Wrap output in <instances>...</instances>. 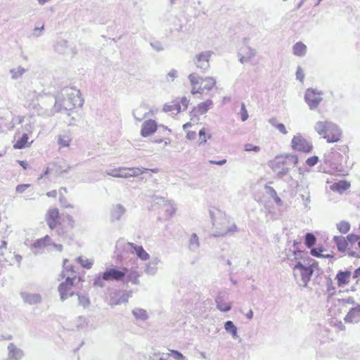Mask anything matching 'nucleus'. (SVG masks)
Masks as SVG:
<instances>
[{"mask_svg": "<svg viewBox=\"0 0 360 360\" xmlns=\"http://www.w3.org/2000/svg\"><path fill=\"white\" fill-rule=\"evenodd\" d=\"M20 296L24 302L29 304H36L41 302V296L39 293H29L22 292Z\"/></svg>", "mask_w": 360, "mask_h": 360, "instance_id": "15", "label": "nucleus"}, {"mask_svg": "<svg viewBox=\"0 0 360 360\" xmlns=\"http://www.w3.org/2000/svg\"><path fill=\"white\" fill-rule=\"evenodd\" d=\"M291 147L293 150L309 153L313 149L312 143L304 139L302 135L294 136L291 141Z\"/></svg>", "mask_w": 360, "mask_h": 360, "instance_id": "5", "label": "nucleus"}, {"mask_svg": "<svg viewBox=\"0 0 360 360\" xmlns=\"http://www.w3.org/2000/svg\"><path fill=\"white\" fill-rule=\"evenodd\" d=\"M316 238L312 233H307L304 235V245L308 248H311L316 244Z\"/></svg>", "mask_w": 360, "mask_h": 360, "instance_id": "33", "label": "nucleus"}, {"mask_svg": "<svg viewBox=\"0 0 360 360\" xmlns=\"http://www.w3.org/2000/svg\"><path fill=\"white\" fill-rule=\"evenodd\" d=\"M225 294L219 293L215 299L217 308L223 312H227L231 309V304L225 302Z\"/></svg>", "mask_w": 360, "mask_h": 360, "instance_id": "16", "label": "nucleus"}, {"mask_svg": "<svg viewBox=\"0 0 360 360\" xmlns=\"http://www.w3.org/2000/svg\"><path fill=\"white\" fill-rule=\"evenodd\" d=\"M241 51L244 53V55L246 56L247 58H248L250 61L253 57L255 56L257 53L255 49H252L249 46L242 48Z\"/></svg>", "mask_w": 360, "mask_h": 360, "instance_id": "41", "label": "nucleus"}, {"mask_svg": "<svg viewBox=\"0 0 360 360\" xmlns=\"http://www.w3.org/2000/svg\"><path fill=\"white\" fill-rule=\"evenodd\" d=\"M133 316L137 320L146 321L148 319L147 311L141 308H135L131 311Z\"/></svg>", "mask_w": 360, "mask_h": 360, "instance_id": "29", "label": "nucleus"}, {"mask_svg": "<svg viewBox=\"0 0 360 360\" xmlns=\"http://www.w3.org/2000/svg\"><path fill=\"white\" fill-rule=\"evenodd\" d=\"M188 79L192 86H195V85H198L199 84H201L202 77L199 76L196 73H191L188 75Z\"/></svg>", "mask_w": 360, "mask_h": 360, "instance_id": "39", "label": "nucleus"}, {"mask_svg": "<svg viewBox=\"0 0 360 360\" xmlns=\"http://www.w3.org/2000/svg\"><path fill=\"white\" fill-rule=\"evenodd\" d=\"M160 262L158 257H153L150 262L146 265L145 272L148 275L153 276L158 271V265Z\"/></svg>", "mask_w": 360, "mask_h": 360, "instance_id": "19", "label": "nucleus"}, {"mask_svg": "<svg viewBox=\"0 0 360 360\" xmlns=\"http://www.w3.org/2000/svg\"><path fill=\"white\" fill-rule=\"evenodd\" d=\"M337 229L341 233H347L350 230V224L347 221H341L337 224Z\"/></svg>", "mask_w": 360, "mask_h": 360, "instance_id": "38", "label": "nucleus"}, {"mask_svg": "<svg viewBox=\"0 0 360 360\" xmlns=\"http://www.w3.org/2000/svg\"><path fill=\"white\" fill-rule=\"evenodd\" d=\"M28 141V134L23 133L22 136L17 140L13 147L15 149H22L28 146L27 145Z\"/></svg>", "mask_w": 360, "mask_h": 360, "instance_id": "28", "label": "nucleus"}, {"mask_svg": "<svg viewBox=\"0 0 360 360\" xmlns=\"http://www.w3.org/2000/svg\"><path fill=\"white\" fill-rule=\"evenodd\" d=\"M346 323H357L360 322V304L349 309L344 318Z\"/></svg>", "mask_w": 360, "mask_h": 360, "instance_id": "13", "label": "nucleus"}, {"mask_svg": "<svg viewBox=\"0 0 360 360\" xmlns=\"http://www.w3.org/2000/svg\"><path fill=\"white\" fill-rule=\"evenodd\" d=\"M147 170L148 169L146 168L128 167L129 175H126L125 179L138 176L140 174L146 172Z\"/></svg>", "mask_w": 360, "mask_h": 360, "instance_id": "31", "label": "nucleus"}, {"mask_svg": "<svg viewBox=\"0 0 360 360\" xmlns=\"http://www.w3.org/2000/svg\"><path fill=\"white\" fill-rule=\"evenodd\" d=\"M72 288L69 285H66V284H62L60 283L58 286V292L60 293V300L62 302L65 301L66 299H68V297L73 296L75 293V292H70L69 295H68V292Z\"/></svg>", "mask_w": 360, "mask_h": 360, "instance_id": "24", "label": "nucleus"}, {"mask_svg": "<svg viewBox=\"0 0 360 360\" xmlns=\"http://www.w3.org/2000/svg\"><path fill=\"white\" fill-rule=\"evenodd\" d=\"M79 262L80 264L85 269H89L91 268L93 265V262L87 259H82L81 257H78Z\"/></svg>", "mask_w": 360, "mask_h": 360, "instance_id": "46", "label": "nucleus"}, {"mask_svg": "<svg viewBox=\"0 0 360 360\" xmlns=\"http://www.w3.org/2000/svg\"><path fill=\"white\" fill-rule=\"evenodd\" d=\"M347 255L351 257L360 258V252L349 250L347 252Z\"/></svg>", "mask_w": 360, "mask_h": 360, "instance_id": "64", "label": "nucleus"}, {"mask_svg": "<svg viewBox=\"0 0 360 360\" xmlns=\"http://www.w3.org/2000/svg\"><path fill=\"white\" fill-rule=\"evenodd\" d=\"M50 98L52 100V102L53 101L54 102L53 109H52L51 111V115H54L56 112H61L63 110H68L67 106H64L63 108L61 107V105L60 104V100L58 98Z\"/></svg>", "mask_w": 360, "mask_h": 360, "instance_id": "37", "label": "nucleus"}, {"mask_svg": "<svg viewBox=\"0 0 360 360\" xmlns=\"http://www.w3.org/2000/svg\"><path fill=\"white\" fill-rule=\"evenodd\" d=\"M127 246L132 248L134 250L136 256L141 260L146 261L149 259V254L143 249L141 245H137L133 243H127Z\"/></svg>", "mask_w": 360, "mask_h": 360, "instance_id": "18", "label": "nucleus"}, {"mask_svg": "<svg viewBox=\"0 0 360 360\" xmlns=\"http://www.w3.org/2000/svg\"><path fill=\"white\" fill-rule=\"evenodd\" d=\"M298 163V157L296 154L286 153L277 155L269 162V166L278 178L283 179L288 174L291 168Z\"/></svg>", "mask_w": 360, "mask_h": 360, "instance_id": "1", "label": "nucleus"}, {"mask_svg": "<svg viewBox=\"0 0 360 360\" xmlns=\"http://www.w3.org/2000/svg\"><path fill=\"white\" fill-rule=\"evenodd\" d=\"M333 242L337 246L338 250L340 252H345L348 246V242L346 238L342 236H335L333 237Z\"/></svg>", "mask_w": 360, "mask_h": 360, "instance_id": "20", "label": "nucleus"}, {"mask_svg": "<svg viewBox=\"0 0 360 360\" xmlns=\"http://www.w3.org/2000/svg\"><path fill=\"white\" fill-rule=\"evenodd\" d=\"M350 187V183L346 180H340L331 185L330 188L333 191L340 193H343Z\"/></svg>", "mask_w": 360, "mask_h": 360, "instance_id": "22", "label": "nucleus"}, {"mask_svg": "<svg viewBox=\"0 0 360 360\" xmlns=\"http://www.w3.org/2000/svg\"><path fill=\"white\" fill-rule=\"evenodd\" d=\"M61 205L65 207H70V208H73V205H71V204H69L68 202V200L67 199L63 197V196H60V199H59Z\"/></svg>", "mask_w": 360, "mask_h": 360, "instance_id": "62", "label": "nucleus"}, {"mask_svg": "<svg viewBox=\"0 0 360 360\" xmlns=\"http://www.w3.org/2000/svg\"><path fill=\"white\" fill-rule=\"evenodd\" d=\"M70 141L71 137L67 133L60 134L58 137V143L60 147H68Z\"/></svg>", "mask_w": 360, "mask_h": 360, "instance_id": "32", "label": "nucleus"}, {"mask_svg": "<svg viewBox=\"0 0 360 360\" xmlns=\"http://www.w3.org/2000/svg\"><path fill=\"white\" fill-rule=\"evenodd\" d=\"M24 356L23 351L11 342L8 346V358L6 360H20Z\"/></svg>", "mask_w": 360, "mask_h": 360, "instance_id": "12", "label": "nucleus"}, {"mask_svg": "<svg viewBox=\"0 0 360 360\" xmlns=\"http://www.w3.org/2000/svg\"><path fill=\"white\" fill-rule=\"evenodd\" d=\"M45 246L46 243H44L43 240H41V238L35 240L32 245V247L34 248H41Z\"/></svg>", "mask_w": 360, "mask_h": 360, "instance_id": "57", "label": "nucleus"}, {"mask_svg": "<svg viewBox=\"0 0 360 360\" xmlns=\"http://www.w3.org/2000/svg\"><path fill=\"white\" fill-rule=\"evenodd\" d=\"M238 60H239V61H240L241 63H243V64H244V63H248V62H249V61H250V60H249V59H248V58H247V56H245V55H242V53H238Z\"/></svg>", "mask_w": 360, "mask_h": 360, "instance_id": "63", "label": "nucleus"}, {"mask_svg": "<svg viewBox=\"0 0 360 360\" xmlns=\"http://www.w3.org/2000/svg\"><path fill=\"white\" fill-rule=\"evenodd\" d=\"M213 106V101L211 99H207L204 102L200 103L197 107H194L190 112L191 120H193V117H198V115H203L206 113L208 110Z\"/></svg>", "mask_w": 360, "mask_h": 360, "instance_id": "9", "label": "nucleus"}, {"mask_svg": "<svg viewBox=\"0 0 360 360\" xmlns=\"http://www.w3.org/2000/svg\"><path fill=\"white\" fill-rule=\"evenodd\" d=\"M59 218V211L58 208L49 209L47 214L46 220L49 227L53 230L58 226V219Z\"/></svg>", "mask_w": 360, "mask_h": 360, "instance_id": "11", "label": "nucleus"}, {"mask_svg": "<svg viewBox=\"0 0 360 360\" xmlns=\"http://www.w3.org/2000/svg\"><path fill=\"white\" fill-rule=\"evenodd\" d=\"M200 144H204L207 141L205 129L202 128L199 131Z\"/></svg>", "mask_w": 360, "mask_h": 360, "instance_id": "53", "label": "nucleus"}, {"mask_svg": "<svg viewBox=\"0 0 360 360\" xmlns=\"http://www.w3.org/2000/svg\"><path fill=\"white\" fill-rule=\"evenodd\" d=\"M315 131L326 139L328 143H335L340 140L342 131L335 123L329 121H319L314 125Z\"/></svg>", "mask_w": 360, "mask_h": 360, "instance_id": "3", "label": "nucleus"}, {"mask_svg": "<svg viewBox=\"0 0 360 360\" xmlns=\"http://www.w3.org/2000/svg\"><path fill=\"white\" fill-rule=\"evenodd\" d=\"M201 84L203 85V88L205 89L207 91H210L216 84V80L213 77H205V79L202 78Z\"/></svg>", "mask_w": 360, "mask_h": 360, "instance_id": "34", "label": "nucleus"}, {"mask_svg": "<svg viewBox=\"0 0 360 360\" xmlns=\"http://www.w3.org/2000/svg\"><path fill=\"white\" fill-rule=\"evenodd\" d=\"M126 209L121 204L112 205L110 210V221L114 222L121 219L122 217L125 214Z\"/></svg>", "mask_w": 360, "mask_h": 360, "instance_id": "14", "label": "nucleus"}, {"mask_svg": "<svg viewBox=\"0 0 360 360\" xmlns=\"http://www.w3.org/2000/svg\"><path fill=\"white\" fill-rule=\"evenodd\" d=\"M224 329L228 333H230L232 338L236 340L238 338L237 333V327L233 321H227L224 323Z\"/></svg>", "mask_w": 360, "mask_h": 360, "instance_id": "27", "label": "nucleus"}, {"mask_svg": "<svg viewBox=\"0 0 360 360\" xmlns=\"http://www.w3.org/2000/svg\"><path fill=\"white\" fill-rule=\"evenodd\" d=\"M352 272L349 270L339 271L336 274L335 279L339 287H343L349 282Z\"/></svg>", "mask_w": 360, "mask_h": 360, "instance_id": "17", "label": "nucleus"}, {"mask_svg": "<svg viewBox=\"0 0 360 360\" xmlns=\"http://www.w3.org/2000/svg\"><path fill=\"white\" fill-rule=\"evenodd\" d=\"M44 30V26L42 25L41 27H36L34 30H33V32H32V35L34 36V37H39L40 35H41V33H42V31Z\"/></svg>", "mask_w": 360, "mask_h": 360, "instance_id": "58", "label": "nucleus"}, {"mask_svg": "<svg viewBox=\"0 0 360 360\" xmlns=\"http://www.w3.org/2000/svg\"><path fill=\"white\" fill-rule=\"evenodd\" d=\"M213 54L212 51L200 52L193 58V63L202 72H205L210 68V60Z\"/></svg>", "mask_w": 360, "mask_h": 360, "instance_id": "6", "label": "nucleus"}, {"mask_svg": "<svg viewBox=\"0 0 360 360\" xmlns=\"http://www.w3.org/2000/svg\"><path fill=\"white\" fill-rule=\"evenodd\" d=\"M292 51L295 56L302 57L307 53V46L301 41L297 42L292 46Z\"/></svg>", "mask_w": 360, "mask_h": 360, "instance_id": "25", "label": "nucleus"}, {"mask_svg": "<svg viewBox=\"0 0 360 360\" xmlns=\"http://www.w3.org/2000/svg\"><path fill=\"white\" fill-rule=\"evenodd\" d=\"M200 247L199 238L196 233H193L191 234L188 248L191 251L195 252Z\"/></svg>", "mask_w": 360, "mask_h": 360, "instance_id": "30", "label": "nucleus"}, {"mask_svg": "<svg viewBox=\"0 0 360 360\" xmlns=\"http://www.w3.org/2000/svg\"><path fill=\"white\" fill-rule=\"evenodd\" d=\"M327 292L330 295H333L335 293V288L333 286V281L331 278H328L326 283Z\"/></svg>", "mask_w": 360, "mask_h": 360, "instance_id": "49", "label": "nucleus"}, {"mask_svg": "<svg viewBox=\"0 0 360 360\" xmlns=\"http://www.w3.org/2000/svg\"><path fill=\"white\" fill-rule=\"evenodd\" d=\"M63 269L65 270H66L67 271L75 272L74 266L72 264H69V262L68 259H65L63 261Z\"/></svg>", "mask_w": 360, "mask_h": 360, "instance_id": "59", "label": "nucleus"}, {"mask_svg": "<svg viewBox=\"0 0 360 360\" xmlns=\"http://www.w3.org/2000/svg\"><path fill=\"white\" fill-rule=\"evenodd\" d=\"M127 274V268H117L115 266L107 267L103 272L96 274L93 280L94 287L104 288L106 281H124Z\"/></svg>", "mask_w": 360, "mask_h": 360, "instance_id": "2", "label": "nucleus"}, {"mask_svg": "<svg viewBox=\"0 0 360 360\" xmlns=\"http://www.w3.org/2000/svg\"><path fill=\"white\" fill-rule=\"evenodd\" d=\"M177 77V71L175 69L171 70L167 75V79L169 80V78H171L172 81H174L175 78Z\"/></svg>", "mask_w": 360, "mask_h": 360, "instance_id": "61", "label": "nucleus"}, {"mask_svg": "<svg viewBox=\"0 0 360 360\" xmlns=\"http://www.w3.org/2000/svg\"><path fill=\"white\" fill-rule=\"evenodd\" d=\"M359 238H360V237L359 235H356L354 233H350V234L347 235L346 240L348 243L353 244L356 242H358L359 240Z\"/></svg>", "mask_w": 360, "mask_h": 360, "instance_id": "52", "label": "nucleus"}, {"mask_svg": "<svg viewBox=\"0 0 360 360\" xmlns=\"http://www.w3.org/2000/svg\"><path fill=\"white\" fill-rule=\"evenodd\" d=\"M54 49L59 53H67L68 51V41L64 39H59L55 44Z\"/></svg>", "mask_w": 360, "mask_h": 360, "instance_id": "26", "label": "nucleus"}, {"mask_svg": "<svg viewBox=\"0 0 360 360\" xmlns=\"http://www.w3.org/2000/svg\"><path fill=\"white\" fill-rule=\"evenodd\" d=\"M170 353L167 356H172L176 360H184L185 356L178 350L171 349Z\"/></svg>", "mask_w": 360, "mask_h": 360, "instance_id": "47", "label": "nucleus"}, {"mask_svg": "<svg viewBox=\"0 0 360 360\" xmlns=\"http://www.w3.org/2000/svg\"><path fill=\"white\" fill-rule=\"evenodd\" d=\"M319 162L318 156L314 155L310 158H308L306 160V164L309 167H313L316 165Z\"/></svg>", "mask_w": 360, "mask_h": 360, "instance_id": "51", "label": "nucleus"}, {"mask_svg": "<svg viewBox=\"0 0 360 360\" xmlns=\"http://www.w3.org/2000/svg\"><path fill=\"white\" fill-rule=\"evenodd\" d=\"M296 77L297 79L300 80V82H303L304 74L300 67H298L296 71Z\"/></svg>", "mask_w": 360, "mask_h": 360, "instance_id": "60", "label": "nucleus"}, {"mask_svg": "<svg viewBox=\"0 0 360 360\" xmlns=\"http://www.w3.org/2000/svg\"><path fill=\"white\" fill-rule=\"evenodd\" d=\"M240 115L241 120L243 122H245V121H246L248 120V111L246 110L245 105L243 103L241 105V109H240Z\"/></svg>", "mask_w": 360, "mask_h": 360, "instance_id": "50", "label": "nucleus"}, {"mask_svg": "<svg viewBox=\"0 0 360 360\" xmlns=\"http://www.w3.org/2000/svg\"><path fill=\"white\" fill-rule=\"evenodd\" d=\"M140 275L139 272L136 270H129L127 269V274L125 277V279L123 282L127 284L131 282L132 284L139 285V278Z\"/></svg>", "mask_w": 360, "mask_h": 360, "instance_id": "21", "label": "nucleus"}, {"mask_svg": "<svg viewBox=\"0 0 360 360\" xmlns=\"http://www.w3.org/2000/svg\"><path fill=\"white\" fill-rule=\"evenodd\" d=\"M27 72V69L22 66H18L17 68H14L10 70L9 73L11 75V78L13 80L19 79L22 77V75Z\"/></svg>", "mask_w": 360, "mask_h": 360, "instance_id": "23", "label": "nucleus"}, {"mask_svg": "<svg viewBox=\"0 0 360 360\" xmlns=\"http://www.w3.org/2000/svg\"><path fill=\"white\" fill-rule=\"evenodd\" d=\"M150 46L154 50L158 52L164 50V47L162 46V44L159 41L151 42Z\"/></svg>", "mask_w": 360, "mask_h": 360, "instance_id": "55", "label": "nucleus"}, {"mask_svg": "<svg viewBox=\"0 0 360 360\" xmlns=\"http://www.w3.org/2000/svg\"><path fill=\"white\" fill-rule=\"evenodd\" d=\"M30 186V184H19L15 188V191L18 193H22L25 191V190Z\"/></svg>", "mask_w": 360, "mask_h": 360, "instance_id": "54", "label": "nucleus"}, {"mask_svg": "<svg viewBox=\"0 0 360 360\" xmlns=\"http://www.w3.org/2000/svg\"><path fill=\"white\" fill-rule=\"evenodd\" d=\"M181 104L179 103H175L174 104H165L163 106V111L165 112L176 111V113L181 112Z\"/></svg>", "mask_w": 360, "mask_h": 360, "instance_id": "35", "label": "nucleus"}, {"mask_svg": "<svg viewBox=\"0 0 360 360\" xmlns=\"http://www.w3.org/2000/svg\"><path fill=\"white\" fill-rule=\"evenodd\" d=\"M106 174L109 176H112L113 177H117V178H124L125 179V176H126L125 174L123 175V174H121V173H120L119 167L116 168V169H108L106 171Z\"/></svg>", "mask_w": 360, "mask_h": 360, "instance_id": "44", "label": "nucleus"}, {"mask_svg": "<svg viewBox=\"0 0 360 360\" xmlns=\"http://www.w3.org/2000/svg\"><path fill=\"white\" fill-rule=\"evenodd\" d=\"M269 190V194L271 195V197H272L275 201V202L278 205H282V200L277 195V193L276 191H275L274 188H273L272 187H268Z\"/></svg>", "mask_w": 360, "mask_h": 360, "instance_id": "43", "label": "nucleus"}, {"mask_svg": "<svg viewBox=\"0 0 360 360\" xmlns=\"http://www.w3.org/2000/svg\"><path fill=\"white\" fill-rule=\"evenodd\" d=\"M316 264L317 265V262H314L311 266H306L303 264L301 262H297L293 267L294 276H296V271H299L301 280L303 283L302 285L304 288H307L308 283L311 280V278L314 273L313 266Z\"/></svg>", "mask_w": 360, "mask_h": 360, "instance_id": "4", "label": "nucleus"}, {"mask_svg": "<svg viewBox=\"0 0 360 360\" xmlns=\"http://www.w3.org/2000/svg\"><path fill=\"white\" fill-rule=\"evenodd\" d=\"M321 93L316 89H307L304 94V101L309 105L310 110H315L318 108L323 98Z\"/></svg>", "mask_w": 360, "mask_h": 360, "instance_id": "7", "label": "nucleus"}, {"mask_svg": "<svg viewBox=\"0 0 360 360\" xmlns=\"http://www.w3.org/2000/svg\"><path fill=\"white\" fill-rule=\"evenodd\" d=\"M238 231L237 226L233 224L230 227L228 228V229L225 231H216L214 233H213L214 237H220L224 236L228 233H233L236 232Z\"/></svg>", "mask_w": 360, "mask_h": 360, "instance_id": "40", "label": "nucleus"}, {"mask_svg": "<svg viewBox=\"0 0 360 360\" xmlns=\"http://www.w3.org/2000/svg\"><path fill=\"white\" fill-rule=\"evenodd\" d=\"M311 255L316 257H322L323 254L322 252L324 251V249L322 247L319 248H311Z\"/></svg>", "mask_w": 360, "mask_h": 360, "instance_id": "45", "label": "nucleus"}, {"mask_svg": "<svg viewBox=\"0 0 360 360\" xmlns=\"http://www.w3.org/2000/svg\"><path fill=\"white\" fill-rule=\"evenodd\" d=\"M158 133H162L164 135H169L171 132L170 129H169L167 127L164 125H158Z\"/></svg>", "mask_w": 360, "mask_h": 360, "instance_id": "56", "label": "nucleus"}, {"mask_svg": "<svg viewBox=\"0 0 360 360\" xmlns=\"http://www.w3.org/2000/svg\"><path fill=\"white\" fill-rule=\"evenodd\" d=\"M244 150L247 152L253 151L255 153H258L260 150V148L259 146H255L252 143H246L244 146Z\"/></svg>", "mask_w": 360, "mask_h": 360, "instance_id": "48", "label": "nucleus"}, {"mask_svg": "<svg viewBox=\"0 0 360 360\" xmlns=\"http://www.w3.org/2000/svg\"><path fill=\"white\" fill-rule=\"evenodd\" d=\"M78 296L79 305L82 306L84 309L87 308L90 305V300L88 296L83 295L81 293H75Z\"/></svg>", "mask_w": 360, "mask_h": 360, "instance_id": "36", "label": "nucleus"}, {"mask_svg": "<svg viewBox=\"0 0 360 360\" xmlns=\"http://www.w3.org/2000/svg\"><path fill=\"white\" fill-rule=\"evenodd\" d=\"M269 122L274 126L281 133L283 134H287L288 131L285 129V127L282 123L276 124V119L272 118L269 120Z\"/></svg>", "mask_w": 360, "mask_h": 360, "instance_id": "42", "label": "nucleus"}, {"mask_svg": "<svg viewBox=\"0 0 360 360\" xmlns=\"http://www.w3.org/2000/svg\"><path fill=\"white\" fill-rule=\"evenodd\" d=\"M158 131V124L154 120H146L141 126V135L148 137Z\"/></svg>", "mask_w": 360, "mask_h": 360, "instance_id": "10", "label": "nucleus"}, {"mask_svg": "<svg viewBox=\"0 0 360 360\" xmlns=\"http://www.w3.org/2000/svg\"><path fill=\"white\" fill-rule=\"evenodd\" d=\"M132 291H118L110 296V303L111 305H119L128 302L129 297L132 296Z\"/></svg>", "mask_w": 360, "mask_h": 360, "instance_id": "8", "label": "nucleus"}]
</instances>
